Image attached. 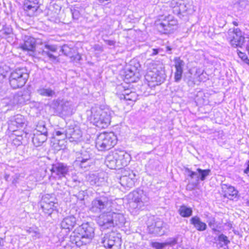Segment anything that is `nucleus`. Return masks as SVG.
Returning <instances> with one entry per match:
<instances>
[{"label": "nucleus", "instance_id": "cd10ccee", "mask_svg": "<svg viewBox=\"0 0 249 249\" xmlns=\"http://www.w3.org/2000/svg\"><path fill=\"white\" fill-rule=\"evenodd\" d=\"M170 245L169 242L159 243L157 242H152L151 243V246L156 249H162L166 246Z\"/></svg>", "mask_w": 249, "mask_h": 249}, {"label": "nucleus", "instance_id": "4468645a", "mask_svg": "<svg viewBox=\"0 0 249 249\" xmlns=\"http://www.w3.org/2000/svg\"><path fill=\"white\" fill-rule=\"evenodd\" d=\"M175 62V72L174 74V79L175 82H179L182 78L183 72V67L184 62L179 57H175L174 59Z\"/></svg>", "mask_w": 249, "mask_h": 249}, {"label": "nucleus", "instance_id": "ea45409f", "mask_svg": "<svg viewBox=\"0 0 249 249\" xmlns=\"http://www.w3.org/2000/svg\"><path fill=\"white\" fill-rule=\"evenodd\" d=\"M215 224L214 221H211L209 222L208 224L210 227H212Z\"/></svg>", "mask_w": 249, "mask_h": 249}, {"label": "nucleus", "instance_id": "2f4dec72", "mask_svg": "<svg viewBox=\"0 0 249 249\" xmlns=\"http://www.w3.org/2000/svg\"><path fill=\"white\" fill-rule=\"evenodd\" d=\"M89 158H81L78 157L75 160V162L79 165L81 168L86 167V166L83 165V164L87 162L89 160Z\"/></svg>", "mask_w": 249, "mask_h": 249}, {"label": "nucleus", "instance_id": "c85d7f7f", "mask_svg": "<svg viewBox=\"0 0 249 249\" xmlns=\"http://www.w3.org/2000/svg\"><path fill=\"white\" fill-rule=\"evenodd\" d=\"M9 71V67L6 65L0 66V76L6 77Z\"/></svg>", "mask_w": 249, "mask_h": 249}, {"label": "nucleus", "instance_id": "c03bdc74", "mask_svg": "<svg viewBox=\"0 0 249 249\" xmlns=\"http://www.w3.org/2000/svg\"><path fill=\"white\" fill-rule=\"evenodd\" d=\"M128 176L132 175L133 177H135V174H133L132 172L131 171H129Z\"/></svg>", "mask_w": 249, "mask_h": 249}, {"label": "nucleus", "instance_id": "c9c22d12", "mask_svg": "<svg viewBox=\"0 0 249 249\" xmlns=\"http://www.w3.org/2000/svg\"><path fill=\"white\" fill-rule=\"evenodd\" d=\"M105 41L107 45L110 46H114L115 43V41L111 40H106Z\"/></svg>", "mask_w": 249, "mask_h": 249}, {"label": "nucleus", "instance_id": "20e7f679", "mask_svg": "<svg viewBox=\"0 0 249 249\" xmlns=\"http://www.w3.org/2000/svg\"><path fill=\"white\" fill-rule=\"evenodd\" d=\"M245 38L239 28L230 29L227 32V39L232 47L238 49L246 47L247 43Z\"/></svg>", "mask_w": 249, "mask_h": 249}, {"label": "nucleus", "instance_id": "412c9836", "mask_svg": "<svg viewBox=\"0 0 249 249\" xmlns=\"http://www.w3.org/2000/svg\"><path fill=\"white\" fill-rule=\"evenodd\" d=\"M142 191L139 190H135L130 192L129 196H130L132 201L136 203H140L142 202Z\"/></svg>", "mask_w": 249, "mask_h": 249}, {"label": "nucleus", "instance_id": "2eb2a0df", "mask_svg": "<svg viewBox=\"0 0 249 249\" xmlns=\"http://www.w3.org/2000/svg\"><path fill=\"white\" fill-rule=\"evenodd\" d=\"M51 173H54L59 177H65L68 172L67 166L63 163H59L56 165H53L50 170Z\"/></svg>", "mask_w": 249, "mask_h": 249}, {"label": "nucleus", "instance_id": "79ce46f5", "mask_svg": "<svg viewBox=\"0 0 249 249\" xmlns=\"http://www.w3.org/2000/svg\"><path fill=\"white\" fill-rule=\"evenodd\" d=\"M128 178V177L126 175H124V176L121 177V178H122V179L124 180H127Z\"/></svg>", "mask_w": 249, "mask_h": 249}, {"label": "nucleus", "instance_id": "7c9ffc66", "mask_svg": "<svg viewBox=\"0 0 249 249\" xmlns=\"http://www.w3.org/2000/svg\"><path fill=\"white\" fill-rule=\"evenodd\" d=\"M35 133H41L48 135L47 130L44 124H38Z\"/></svg>", "mask_w": 249, "mask_h": 249}, {"label": "nucleus", "instance_id": "49530a36", "mask_svg": "<svg viewBox=\"0 0 249 249\" xmlns=\"http://www.w3.org/2000/svg\"><path fill=\"white\" fill-rule=\"evenodd\" d=\"M1 240H2V239H1V238H0V246L1 245Z\"/></svg>", "mask_w": 249, "mask_h": 249}, {"label": "nucleus", "instance_id": "72a5a7b5", "mask_svg": "<svg viewBox=\"0 0 249 249\" xmlns=\"http://www.w3.org/2000/svg\"><path fill=\"white\" fill-rule=\"evenodd\" d=\"M61 51L65 55H68L70 54L71 48L68 45H64L62 47Z\"/></svg>", "mask_w": 249, "mask_h": 249}, {"label": "nucleus", "instance_id": "a18cd8bd", "mask_svg": "<svg viewBox=\"0 0 249 249\" xmlns=\"http://www.w3.org/2000/svg\"><path fill=\"white\" fill-rule=\"evenodd\" d=\"M212 230H213V231H217V230H216V229H215V228H213V229H212Z\"/></svg>", "mask_w": 249, "mask_h": 249}, {"label": "nucleus", "instance_id": "473e14b6", "mask_svg": "<svg viewBox=\"0 0 249 249\" xmlns=\"http://www.w3.org/2000/svg\"><path fill=\"white\" fill-rule=\"evenodd\" d=\"M218 239L220 242H223L225 245H227L230 243L228 237L223 234H220L218 237Z\"/></svg>", "mask_w": 249, "mask_h": 249}, {"label": "nucleus", "instance_id": "4c0bfd02", "mask_svg": "<svg viewBox=\"0 0 249 249\" xmlns=\"http://www.w3.org/2000/svg\"><path fill=\"white\" fill-rule=\"evenodd\" d=\"M249 172V160H248L247 162V168L244 170V173L245 174H248Z\"/></svg>", "mask_w": 249, "mask_h": 249}, {"label": "nucleus", "instance_id": "37998d69", "mask_svg": "<svg viewBox=\"0 0 249 249\" xmlns=\"http://www.w3.org/2000/svg\"><path fill=\"white\" fill-rule=\"evenodd\" d=\"M232 24L235 26H237L239 25L238 22L237 21H232Z\"/></svg>", "mask_w": 249, "mask_h": 249}, {"label": "nucleus", "instance_id": "e433bc0d", "mask_svg": "<svg viewBox=\"0 0 249 249\" xmlns=\"http://www.w3.org/2000/svg\"><path fill=\"white\" fill-rule=\"evenodd\" d=\"M188 172H189V177L191 178H193L194 177V176L196 175V172H194V171H190L188 170Z\"/></svg>", "mask_w": 249, "mask_h": 249}, {"label": "nucleus", "instance_id": "ddd939ff", "mask_svg": "<svg viewBox=\"0 0 249 249\" xmlns=\"http://www.w3.org/2000/svg\"><path fill=\"white\" fill-rule=\"evenodd\" d=\"M40 7L39 0H25L23 3V10L25 15L32 17Z\"/></svg>", "mask_w": 249, "mask_h": 249}, {"label": "nucleus", "instance_id": "b1692460", "mask_svg": "<svg viewBox=\"0 0 249 249\" xmlns=\"http://www.w3.org/2000/svg\"><path fill=\"white\" fill-rule=\"evenodd\" d=\"M106 204L100 199L95 198L91 203V209L103 210L105 208Z\"/></svg>", "mask_w": 249, "mask_h": 249}, {"label": "nucleus", "instance_id": "a878e982", "mask_svg": "<svg viewBox=\"0 0 249 249\" xmlns=\"http://www.w3.org/2000/svg\"><path fill=\"white\" fill-rule=\"evenodd\" d=\"M196 171L200 174V179L203 181L205 179L206 177L210 175L211 171L209 169H201L197 168Z\"/></svg>", "mask_w": 249, "mask_h": 249}, {"label": "nucleus", "instance_id": "4be33fe9", "mask_svg": "<svg viewBox=\"0 0 249 249\" xmlns=\"http://www.w3.org/2000/svg\"><path fill=\"white\" fill-rule=\"evenodd\" d=\"M178 213L182 217H189L192 215L193 210L191 208L182 205L179 207Z\"/></svg>", "mask_w": 249, "mask_h": 249}, {"label": "nucleus", "instance_id": "6ab92c4d", "mask_svg": "<svg viewBox=\"0 0 249 249\" xmlns=\"http://www.w3.org/2000/svg\"><path fill=\"white\" fill-rule=\"evenodd\" d=\"M124 80L127 83H133L136 82L138 79L137 74L130 69H126L124 73Z\"/></svg>", "mask_w": 249, "mask_h": 249}, {"label": "nucleus", "instance_id": "dca6fc26", "mask_svg": "<svg viewBox=\"0 0 249 249\" xmlns=\"http://www.w3.org/2000/svg\"><path fill=\"white\" fill-rule=\"evenodd\" d=\"M76 225V218L73 216H70L64 218L61 223L62 229L71 230Z\"/></svg>", "mask_w": 249, "mask_h": 249}, {"label": "nucleus", "instance_id": "9b49d317", "mask_svg": "<svg viewBox=\"0 0 249 249\" xmlns=\"http://www.w3.org/2000/svg\"><path fill=\"white\" fill-rule=\"evenodd\" d=\"M36 41L35 38L27 36L25 37L23 42L19 45L18 48L27 52L30 55H34L36 52Z\"/></svg>", "mask_w": 249, "mask_h": 249}, {"label": "nucleus", "instance_id": "f257e3e1", "mask_svg": "<svg viewBox=\"0 0 249 249\" xmlns=\"http://www.w3.org/2000/svg\"><path fill=\"white\" fill-rule=\"evenodd\" d=\"M72 240L78 247L87 245L94 237V228L89 222L82 223L73 232Z\"/></svg>", "mask_w": 249, "mask_h": 249}, {"label": "nucleus", "instance_id": "1a4fd4ad", "mask_svg": "<svg viewBox=\"0 0 249 249\" xmlns=\"http://www.w3.org/2000/svg\"><path fill=\"white\" fill-rule=\"evenodd\" d=\"M113 158L116 162V167L122 168L128 165L131 156L124 151L115 150L112 153Z\"/></svg>", "mask_w": 249, "mask_h": 249}, {"label": "nucleus", "instance_id": "aec40b11", "mask_svg": "<svg viewBox=\"0 0 249 249\" xmlns=\"http://www.w3.org/2000/svg\"><path fill=\"white\" fill-rule=\"evenodd\" d=\"M48 135L41 133H35L32 141L36 146H40L47 140Z\"/></svg>", "mask_w": 249, "mask_h": 249}, {"label": "nucleus", "instance_id": "bb28decb", "mask_svg": "<svg viewBox=\"0 0 249 249\" xmlns=\"http://www.w3.org/2000/svg\"><path fill=\"white\" fill-rule=\"evenodd\" d=\"M39 93L42 96L52 97L55 94L54 91L50 89H41Z\"/></svg>", "mask_w": 249, "mask_h": 249}, {"label": "nucleus", "instance_id": "c756f323", "mask_svg": "<svg viewBox=\"0 0 249 249\" xmlns=\"http://www.w3.org/2000/svg\"><path fill=\"white\" fill-rule=\"evenodd\" d=\"M237 53L238 57L241 59V60L243 62L248 65L249 58L246 53L239 50L237 51Z\"/></svg>", "mask_w": 249, "mask_h": 249}, {"label": "nucleus", "instance_id": "0eeeda50", "mask_svg": "<svg viewBox=\"0 0 249 249\" xmlns=\"http://www.w3.org/2000/svg\"><path fill=\"white\" fill-rule=\"evenodd\" d=\"M93 124L100 129H106L110 124L111 116L106 111H101L91 116Z\"/></svg>", "mask_w": 249, "mask_h": 249}, {"label": "nucleus", "instance_id": "39448f33", "mask_svg": "<svg viewBox=\"0 0 249 249\" xmlns=\"http://www.w3.org/2000/svg\"><path fill=\"white\" fill-rule=\"evenodd\" d=\"M120 215L114 212L107 213L103 214L98 221L99 226L104 229L114 227L120 223Z\"/></svg>", "mask_w": 249, "mask_h": 249}, {"label": "nucleus", "instance_id": "9d476101", "mask_svg": "<svg viewBox=\"0 0 249 249\" xmlns=\"http://www.w3.org/2000/svg\"><path fill=\"white\" fill-rule=\"evenodd\" d=\"M120 99L123 100V106L124 109L131 108L138 100V94L136 91L130 90L129 89H124Z\"/></svg>", "mask_w": 249, "mask_h": 249}, {"label": "nucleus", "instance_id": "a211bd4d", "mask_svg": "<svg viewBox=\"0 0 249 249\" xmlns=\"http://www.w3.org/2000/svg\"><path fill=\"white\" fill-rule=\"evenodd\" d=\"M190 223L198 231H204L207 228L206 223L202 222L197 216H195L192 217L190 219Z\"/></svg>", "mask_w": 249, "mask_h": 249}, {"label": "nucleus", "instance_id": "58836bf2", "mask_svg": "<svg viewBox=\"0 0 249 249\" xmlns=\"http://www.w3.org/2000/svg\"><path fill=\"white\" fill-rule=\"evenodd\" d=\"M159 53V50L157 49H153V53H152V55H157Z\"/></svg>", "mask_w": 249, "mask_h": 249}, {"label": "nucleus", "instance_id": "393cba45", "mask_svg": "<svg viewBox=\"0 0 249 249\" xmlns=\"http://www.w3.org/2000/svg\"><path fill=\"white\" fill-rule=\"evenodd\" d=\"M14 125L18 128H22L25 124L24 118L21 115H18L14 121Z\"/></svg>", "mask_w": 249, "mask_h": 249}, {"label": "nucleus", "instance_id": "f704fd0d", "mask_svg": "<svg viewBox=\"0 0 249 249\" xmlns=\"http://www.w3.org/2000/svg\"><path fill=\"white\" fill-rule=\"evenodd\" d=\"M71 61L76 62L79 61L81 59L80 54L78 53H76L75 55L71 56Z\"/></svg>", "mask_w": 249, "mask_h": 249}, {"label": "nucleus", "instance_id": "7ed1b4c3", "mask_svg": "<svg viewBox=\"0 0 249 249\" xmlns=\"http://www.w3.org/2000/svg\"><path fill=\"white\" fill-rule=\"evenodd\" d=\"M29 74V71L25 67L15 69L11 72L8 79L10 87L13 89L23 87L27 83Z\"/></svg>", "mask_w": 249, "mask_h": 249}, {"label": "nucleus", "instance_id": "de8ad7c7", "mask_svg": "<svg viewBox=\"0 0 249 249\" xmlns=\"http://www.w3.org/2000/svg\"><path fill=\"white\" fill-rule=\"evenodd\" d=\"M131 179L133 181V182H134V181L133 180L132 178H131Z\"/></svg>", "mask_w": 249, "mask_h": 249}, {"label": "nucleus", "instance_id": "6e6552de", "mask_svg": "<svg viewBox=\"0 0 249 249\" xmlns=\"http://www.w3.org/2000/svg\"><path fill=\"white\" fill-rule=\"evenodd\" d=\"M221 196L230 201H237L240 195L238 191L233 186L228 184H223L221 187Z\"/></svg>", "mask_w": 249, "mask_h": 249}, {"label": "nucleus", "instance_id": "f8f14e48", "mask_svg": "<svg viewBox=\"0 0 249 249\" xmlns=\"http://www.w3.org/2000/svg\"><path fill=\"white\" fill-rule=\"evenodd\" d=\"M56 198H53L51 195L47 194L42 198L41 208L43 212L51 215L55 210L57 204L55 202Z\"/></svg>", "mask_w": 249, "mask_h": 249}, {"label": "nucleus", "instance_id": "f3484780", "mask_svg": "<svg viewBox=\"0 0 249 249\" xmlns=\"http://www.w3.org/2000/svg\"><path fill=\"white\" fill-rule=\"evenodd\" d=\"M44 48L47 50H43L41 52L42 55H45L50 59L52 60L56 59L57 57L53 54V53L56 52L57 50V47L56 46L54 45L45 44L44 45Z\"/></svg>", "mask_w": 249, "mask_h": 249}, {"label": "nucleus", "instance_id": "a19ab883", "mask_svg": "<svg viewBox=\"0 0 249 249\" xmlns=\"http://www.w3.org/2000/svg\"><path fill=\"white\" fill-rule=\"evenodd\" d=\"M63 134V133L60 131H57L55 132V135L56 136H60V135H62Z\"/></svg>", "mask_w": 249, "mask_h": 249}, {"label": "nucleus", "instance_id": "f03ea898", "mask_svg": "<svg viewBox=\"0 0 249 249\" xmlns=\"http://www.w3.org/2000/svg\"><path fill=\"white\" fill-rule=\"evenodd\" d=\"M118 142L117 135L112 131L99 133L95 140V147L99 151L104 152L113 148Z\"/></svg>", "mask_w": 249, "mask_h": 249}, {"label": "nucleus", "instance_id": "423d86ee", "mask_svg": "<svg viewBox=\"0 0 249 249\" xmlns=\"http://www.w3.org/2000/svg\"><path fill=\"white\" fill-rule=\"evenodd\" d=\"M156 22L157 29L161 34H163L171 33L178 25L177 20L170 18L169 15L165 16L162 20L160 19H157Z\"/></svg>", "mask_w": 249, "mask_h": 249}, {"label": "nucleus", "instance_id": "5701e85b", "mask_svg": "<svg viewBox=\"0 0 249 249\" xmlns=\"http://www.w3.org/2000/svg\"><path fill=\"white\" fill-rule=\"evenodd\" d=\"M115 237L108 236L105 237L103 241L104 247L107 249H111L115 245Z\"/></svg>", "mask_w": 249, "mask_h": 249}]
</instances>
